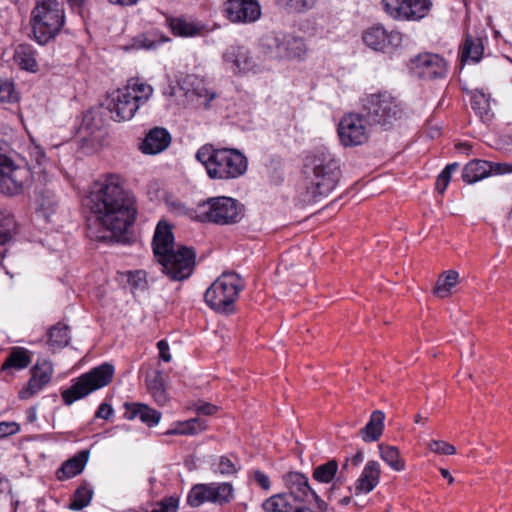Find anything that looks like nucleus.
Returning <instances> with one entry per match:
<instances>
[{"instance_id":"35","label":"nucleus","mask_w":512,"mask_h":512,"mask_svg":"<svg viewBox=\"0 0 512 512\" xmlns=\"http://www.w3.org/2000/svg\"><path fill=\"white\" fill-rule=\"evenodd\" d=\"M459 282V273L455 270H448L443 272L434 287V294L439 298H446L450 296L452 289Z\"/></svg>"},{"instance_id":"53","label":"nucleus","mask_w":512,"mask_h":512,"mask_svg":"<svg viewBox=\"0 0 512 512\" xmlns=\"http://www.w3.org/2000/svg\"><path fill=\"white\" fill-rule=\"evenodd\" d=\"M157 46V42L150 39L148 35H142L135 39L133 47L136 49H154Z\"/></svg>"},{"instance_id":"12","label":"nucleus","mask_w":512,"mask_h":512,"mask_svg":"<svg viewBox=\"0 0 512 512\" xmlns=\"http://www.w3.org/2000/svg\"><path fill=\"white\" fill-rule=\"evenodd\" d=\"M384 12L393 20L417 22L427 17L432 9L431 0H382Z\"/></svg>"},{"instance_id":"29","label":"nucleus","mask_w":512,"mask_h":512,"mask_svg":"<svg viewBox=\"0 0 512 512\" xmlns=\"http://www.w3.org/2000/svg\"><path fill=\"white\" fill-rule=\"evenodd\" d=\"M484 53V39L478 36L467 35L461 49L462 63H478Z\"/></svg>"},{"instance_id":"22","label":"nucleus","mask_w":512,"mask_h":512,"mask_svg":"<svg viewBox=\"0 0 512 512\" xmlns=\"http://www.w3.org/2000/svg\"><path fill=\"white\" fill-rule=\"evenodd\" d=\"M124 417L128 420L139 418L141 422L149 427L156 426L161 419V413L146 404L125 403Z\"/></svg>"},{"instance_id":"61","label":"nucleus","mask_w":512,"mask_h":512,"mask_svg":"<svg viewBox=\"0 0 512 512\" xmlns=\"http://www.w3.org/2000/svg\"><path fill=\"white\" fill-rule=\"evenodd\" d=\"M32 395V378L27 382L26 388L20 391L19 397L21 399H28Z\"/></svg>"},{"instance_id":"58","label":"nucleus","mask_w":512,"mask_h":512,"mask_svg":"<svg viewBox=\"0 0 512 512\" xmlns=\"http://www.w3.org/2000/svg\"><path fill=\"white\" fill-rule=\"evenodd\" d=\"M112 414H113L112 406L108 403H102L98 407L95 416L97 418L108 420L112 416Z\"/></svg>"},{"instance_id":"41","label":"nucleus","mask_w":512,"mask_h":512,"mask_svg":"<svg viewBox=\"0 0 512 512\" xmlns=\"http://www.w3.org/2000/svg\"><path fill=\"white\" fill-rule=\"evenodd\" d=\"M212 503L223 505L229 503L234 498V489L230 483H211Z\"/></svg>"},{"instance_id":"55","label":"nucleus","mask_w":512,"mask_h":512,"mask_svg":"<svg viewBox=\"0 0 512 512\" xmlns=\"http://www.w3.org/2000/svg\"><path fill=\"white\" fill-rule=\"evenodd\" d=\"M20 430L16 422H0V438L13 435Z\"/></svg>"},{"instance_id":"32","label":"nucleus","mask_w":512,"mask_h":512,"mask_svg":"<svg viewBox=\"0 0 512 512\" xmlns=\"http://www.w3.org/2000/svg\"><path fill=\"white\" fill-rule=\"evenodd\" d=\"M490 176L489 161L472 160L465 165L462 178L468 184H473Z\"/></svg>"},{"instance_id":"5","label":"nucleus","mask_w":512,"mask_h":512,"mask_svg":"<svg viewBox=\"0 0 512 512\" xmlns=\"http://www.w3.org/2000/svg\"><path fill=\"white\" fill-rule=\"evenodd\" d=\"M154 89L140 78H130L123 88L117 89L108 97L107 109L116 122L131 120L140 106L152 97Z\"/></svg>"},{"instance_id":"39","label":"nucleus","mask_w":512,"mask_h":512,"mask_svg":"<svg viewBox=\"0 0 512 512\" xmlns=\"http://www.w3.org/2000/svg\"><path fill=\"white\" fill-rule=\"evenodd\" d=\"M338 469V462L332 459L315 467L312 476L315 481L328 484L335 479Z\"/></svg>"},{"instance_id":"11","label":"nucleus","mask_w":512,"mask_h":512,"mask_svg":"<svg viewBox=\"0 0 512 512\" xmlns=\"http://www.w3.org/2000/svg\"><path fill=\"white\" fill-rule=\"evenodd\" d=\"M364 111L369 125L389 127L403 114L400 101L387 92L372 94L365 100Z\"/></svg>"},{"instance_id":"27","label":"nucleus","mask_w":512,"mask_h":512,"mask_svg":"<svg viewBox=\"0 0 512 512\" xmlns=\"http://www.w3.org/2000/svg\"><path fill=\"white\" fill-rule=\"evenodd\" d=\"M54 367L50 359L38 358L34 364V394L46 388L53 378Z\"/></svg>"},{"instance_id":"60","label":"nucleus","mask_w":512,"mask_h":512,"mask_svg":"<svg viewBox=\"0 0 512 512\" xmlns=\"http://www.w3.org/2000/svg\"><path fill=\"white\" fill-rule=\"evenodd\" d=\"M364 459V454L362 451H358L355 455L352 456L351 459H346L345 463L342 466V469L344 470L348 466V462L351 461V463L354 466H358Z\"/></svg>"},{"instance_id":"4","label":"nucleus","mask_w":512,"mask_h":512,"mask_svg":"<svg viewBox=\"0 0 512 512\" xmlns=\"http://www.w3.org/2000/svg\"><path fill=\"white\" fill-rule=\"evenodd\" d=\"M196 159L204 165L211 179H236L244 175L248 168L247 158L233 148H215L207 144L198 149Z\"/></svg>"},{"instance_id":"18","label":"nucleus","mask_w":512,"mask_h":512,"mask_svg":"<svg viewBox=\"0 0 512 512\" xmlns=\"http://www.w3.org/2000/svg\"><path fill=\"white\" fill-rule=\"evenodd\" d=\"M22 170L16 167L13 161L0 154V192L13 195L22 188Z\"/></svg>"},{"instance_id":"9","label":"nucleus","mask_w":512,"mask_h":512,"mask_svg":"<svg viewBox=\"0 0 512 512\" xmlns=\"http://www.w3.org/2000/svg\"><path fill=\"white\" fill-rule=\"evenodd\" d=\"M114 366L110 363H103L90 371L72 380L70 388L62 392V399L66 405L82 399L92 392L107 386L113 379Z\"/></svg>"},{"instance_id":"46","label":"nucleus","mask_w":512,"mask_h":512,"mask_svg":"<svg viewBox=\"0 0 512 512\" xmlns=\"http://www.w3.org/2000/svg\"><path fill=\"white\" fill-rule=\"evenodd\" d=\"M458 167L459 165L456 162L448 164L438 175L435 188L440 194L444 193L448 184L450 183L452 172L455 171Z\"/></svg>"},{"instance_id":"8","label":"nucleus","mask_w":512,"mask_h":512,"mask_svg":"<svg viewBox=\"0 0 512 512\" xmlns=\"http://www.w3.org/2000/svg\"><path fill=\"white\" fill-rule=\"evenodd\" d=\"M64 24V10L57 0H37L34 8V39L44 45L53 39Z\"/></svg>"},{"instance_id":"48","label":"nucleus","mask_w":512,"mask_h":512,"mask_svg":"<svg viewBox=\"0 0 512 512\" xmlns=\"http://www.w3.org/2000/svg\"><path fill=\"white\" fill-rule=\"evenodd\" d=\"M127 281L131 288L143 290L147 285L146 273L143 270L128 272Z\"/></svg>"},{"instance_id":"15","label":"nucleus","mask_w":512,"mask_h":512,"mask_svg":"<svg viewBox=\"0 0 512 512\" xmlns=\"http://www.w3.org/2000/svg\"><path fill=\"white\" fill-rule=\"evenodd\" d=\"M262 14L258 0H225L223 15L234 24H252Z\"/></svg>"},{"instance_id":"44","label":"nucleus","mask_w":512,"mask_h":512,"mask_svg":"<svg viewBox=\"0 0 512 512\" xmlns=\"http://www.w3.org/2000/svg\"><path fill=\"white\" fill-rule=\"evenodd\" d=\"M19 98L14 82L11 79L0 77V103H16Z\"/></svg>"},{"instance_id":"59","label":"nucleus","mask_w":512,"mask_h":512,"mask_svg":"<svg viewBox=\"0 0 512 512\" xmlns=\"http://www.w3.org/2000/svg\"><path fill=\"white\" fill-rule=\"evenodd\" d=\"M151 395L153 396L154 400L159 404V405H165L169 398H168V395L166 393V390L164 387H160L152 392H150Z\"/></svg>"},{"instance_id":"30","label":"nucleus","mask_w":512,"mask_h":512,"mask_svg":"<svg viewBox=\"0 0 512 512\" xmlns=\"http://www.w3.org/2000/svg\"><path fill=\"white\" fill-rule=\"evenodd\" d=\"M385 414L381 410H375L367 424L361 428L360 434L364 442L377 441L384 430Z\"/></svg>"},{"instance_id":"57","label":"nucleus","mask_w":512,"mask_h":512,"mask_svg":"<svg viewBox=\"0 0 512 512\" xmlns=\"http://www.w3.org/2000/svg\"><path fill=\"white\" fill-rule=\"evenodd\" d=\"M157 348L159 350V355H160V358L164 361V362H170L171 359H172V356L171 354L169 353V344L166 340H160L158 343H157Z\"/></svg>"},{"instance_id":"20","label":"nucleus","mask_w":512,"mask_h":512,"mask_svg":"<svg viewBox=\"0 0 512 512\" xmlns=\"http://www.w3.org/2000/svg\"><path fill=\"white\" fill-rule=\"evenodd\" d=\"M59 207V201L55 193L50 189H42L36 192L34 198V210L38 219L49 223Z\"/></svg>"},{"instance_id":"31","label":"nucleus","mask_w":512,"mask_h":512,"mask_svg":"<svg viewBox=\"0 0 512 512\" xmlns=\"http://www.w3.org/2000/svg\"><path fill=\"white\" fill-rule=\"evenodd\" d=\"M471 105L483 123L488 124L492 122L494 113L491 108V97L489 94L476 90L472 95Z\"/></svg>"},{"instance_id":"64","label":"nucleus","mask_w":512,"mask_h":512,"mask_svg":"<svg viewBox=\"0 0 512 512\" xmlns=\"http://www.w3.org/2000/svg\"><path fill=\"white\" fill-rule=\"evenodd\" d=\"M301 502H296L294 507H295V512H313L310 508H307V507H304V506H301L300 505Z\"/></svg>"},{"instance_id":"34","label":"nucleus","mask_w":512,"mask_h":512,"mask_svg":"<svg viewBox=\"0 0 512 512\" xmlns=\"http://www.w3.org/2000/svg\"><path fill=\"white\" fill-rule=\"evenodd\" d=\"M70 329L64 323H57L48 330L46 344L53 350L62 349L70 342Z\"/></svg>"},{"instance_id":"21","label":"nucleus","mask_w":512,"mask_h":512,"mask_svg":"<svg viewBox=\"0 0 512 512\" xmlns=\"http://www.w3.org/2000/svg\"><path fill=\"white\" fill-rule=\"evenodd\" d=\"M170 143V133L165 128L155 127L146 135L141 150L145 154L155 155L167 149Z\"/></svg>"},{"instance_id":"54","label":"nucleus","mask_w":512,"mask_h":512,"mask_svg":"<svg viewBox=\"0 0 512 512\" xmlns=\"http://www.w3.org/2000/svg\"><path fill=\"white\" fill-rule=\"evenodd\" d=\"M490 175H503L512 173V164L489 162Z\"/></svg>"},{"instance_id":"37","label":"nucleus","mask_w":512,"mask_h":512,"mask_svg":"<svg viewBox=\"0 0 512 512\" xmlns=\"http://www.w3.org/2000/svg\"><path fill=\"white\" fill-rule=\"evenodd\" d=\"M206 429V423L199 418L177 422L169 429L167 435H194Z\"/></svg>"},{"instance_id":"25","label":"nucleus","mask_w":512,"mask_h":512,"mask_svg":"<svg viewBox=\"0 0 512 512\" xmlns=\"http://www.w3.org/2000/svg\"><path fill=\"white\" fill-rule=\"evenodd\" d=\"M88 458L89 451L82 450L72 458L66 460L56 472L57 479L63 481L80 474L84 470Z\"/></svg>"},{"instance_id":"10","label":"nucleus","mask_w":512,"mask_h":512,"mask_svg":"<svg viewBox=\"0 0 512 512\" xmlns=\"http://www.w3.org/2000/svg\"><path fill=\"white\" fill-rule=\"evenodd\" d=\"M260 52L272 60L302 59L307 47L301 37L280 32L265 34L259 44Z\"/></svg>"},{"instance_id":"19","label":"nucleus","mask_w":512,"mask_h":512,"mask_svg":"<svg viewBox=\"0 0 512 512\" xmlns=\"http://www.w3.org/2000/svg\"><path fill=\"white\" fill-rule=\"evenodd\" d=\"M285 487L292 499L297 502H305L309 497L319 500L318 495L309 486L308 478L300 472H288L282 477Z\"/></svg>"},{"instance_id":"1","label":"nucleus","mask_w":512,"mask_h":512,"mask_svg":"<svg viewBox=\"0 0 512 512\" xmlns=\"http://www.w3.org/2000/svg\"><path fill=\"white\" fill-rule=\"evenodd\" d=\"M89 204L98 222L115 235L125 233L135 221V197L126 189L125 180L119 174L108 173L95 180Z\"/></svg>"},{"instance_id":"23","label":"nucleus","mask_w":512,"mask_h":512,"mask_svg":"<svg viewBox=\"0 0 512 512\" xmlns=\"http://www.w3.org/2000/svg\"><path fill=\"white\" fill-rule=\"evenodd\" d=\"M381 475L380 464L377 461H368L355 482L356 494H367L371 492L379 483Z\"/></svg>"},{"instance_id":"43","label":"nucleus","mask_w":512,"mask_h":512,"mask_svg":"<svg viewBox=\"0 0 512 512\" xmlns=\"http://www.w3.org/2000/svg\"><path fill=\"white\" fill-rule=\"evenodd\" d=\"M239 468V462L235 457L220 456L212 463V470L223 476L233 475Z\"/></svg>"},{"instance_id":"56","label":"nucleus","mask_w":512,"mask_h":512,"mask_svg":"<svg viewBox=\"0 0 512 512\" xmlns=\"http://www.w3.org/2000/svg\"><path fill=\"white\" fill-rule=\"evenodd\" d=\"M195 411L197 414L213 415L217 411V406L207 402H200L195 405Z\"/></svg>"},{"instance_id":"13","label":"nucleus","mask_w":512,"mask_h":512,"mask_svg":"<svg viewBox=\"0 0 512 512\" xmlns=\"http://www.w3.org/2000/svg\"><path fill=\"white\" fill-rule=\"evenodd\" d=\"M368 125L364 114H345L337 128L340 143L345 147H354L366 143L369 139Z\"/></svg>"},{"instance_id":"50","label":"nucleus","mask_w":512,"mask_h":512,"mask_svg":"<svg viewBox=\"0 0 512 512\" xmlns=\"http://www.w3.org/2000/svg\"><path fill=\"white\" fill-rule=\"evenodd\" d=\"M429 449L434 453L443 455H452L456 451L453 445L442 440H432L429 443Z\"/></svg>"},{"instance_id":"17","label":"nucleus","mask_w":512,"mask_h":512,"mask_svg":"<svg viewBox=\"0 0 512 512\" xmlns=\"http://www.w3.org/2000/svg\"><path fill=\"white\" fill-rule=\"evenodd\" d=\"M226 67L235 74L256 71L257 65L247 47L231 45L223 53Z\"/></svg>"},{"instance_id":"3","label":"nucleus","mask_w":512,"mask_h":512,"mask_svg":"<svg viewBox=\"0 0 512 512\" xmlns=\"http://www.w3.org/2000/svg\"><path fill=\"white\" fill-rule=\"evenodd\" d=\"M305 168L304 202L312 203L328 196L339 182V163L328 152L321 151L307 158Z\"/></svg>"},{"instance_id":"28","label":"nucleus","mask_w":512,"mask_h":512,"mask_svg":"<svg viewBox=\"0 0 512 512\" xmlns=\"http://www.w3.org/2000/svg\"><path fill=\"white\" fill-rule=\"evenodd\" d=\"M172 33L180 37L201 36L206 30L204 24L184 18H173L169 22Z\"/></svg>"},{"instance_id":"7","label":"nucleus","mask_w":512,"mask_h":512,"mask_svg":"<svg viewBox=\"0 0 512 512\" xmlns=\"http://www.w3.org/2000/svg\"><path fill=\"white\" fill-rule=\"evenodd\" d=\"M195 213L198 221L231 225L241 221L244 216V206L232 197L219 196L199 204Z\"/></svg>"},{"instance_id":"14","label":"nucleus","mask_w":512,"mask_h":512,"mask_svg":"<svg viewBox=\"0 0 512 512\" xmlns=\"http://www.w3.org/2000/svg\"><path fill=\"white\" fill-rule=\"evenodd\" d=\"M404 34L398 30H387L383 25H373L362 33V40L369 48L390 53L400 48L404 41Z\"/></svg>"},{"instance_id":"40","label":"nucleus","mask_w":512,"mask_h":512,"mask_svg":"<svg viewBox=\"0 0 512 512\" xmlns=\"http://www.w3.org/2000/svg\"><path fill=\"white\" fill-rule=\"evenodd\" d=\"M92 497V487L87 482H84L75 491L73 499L69 504V508L74 511L82 510L90 504Z\"/></svg>"},{"instance_id":"16","label":"nucleus","mask_w":512,"mask_h":512,"mask_svg":"<svg viewBox=\"0 0 512 512\" xmlns=\"http://www.w3.org/2000/svg\"><path fill=\"white\" fill-rule=\"evenodd\" d=\"M412 70L423 79L444 78L448 72L447 62L443 57L434 53H422L412 61Z\"/></svg>"},{"instance_id":"62","label":"nucleus","mask_w":512,"mask_h":512,"mask_svg":"<svg viewBox=\"0 0 512 512\" xmlns=\"http://www.w3.org/2000/svg\"><path fill=\"white\" fill-rule=\"evenodd\" d=\"M111 4L121 6H131L137 4L140 0H109Z\"/></svg>"},{"instance_id":"45","label":"nucleus","mask_w":512,"mask_h":512,"mask_svg":"<svg viewBox=\"0 0 512 512\" xmlns=\"http://www.w3.org/2000/svg\"><path fill=\"white\" fill-rule=\"evenodd\" d=\"M14 62L20 69L32 71V48L29 45H19L14 53Z\"/></svg>"},{"instance_id":"6","label":"nucleus","mask_w":512,"mask_h":512,"mask_svg":"<svg viewBox=\"0 0 512 512\" xmlns=\"http://www.w3.org/2000/svg\"><path fill=\"white\" fill-rule=\"evenodd\" d=\"M243 288L244 282L238 274L224 272L206 290L205 302L217 312L230 313Z\"/></svg>"},{"instance_id":"24","label":"nucleus","mask_w":512,"mask_h":512,"mask_svg":"<svg viewBox=\"0 0 512 512\" xmlns=\"http://www.w3.org/2000/svg\"><path fill=\"white\" fill-rule=\"evenodd\" d=\"M56 163L46 155L44 149L34 145V175L37 174L38 181L48 183L55 175Z\"/></svg>"},{"instance_id":"51","label":"nucleus","mask_w":512,"mask_h":512,"mask_svg":"<svg viewBox=\"0 0 512 512\" xmlns=\"http://www.w3.org/2000/svg\"><path fill=\"white\" fill-rule=\"evenodd\" d=\"M146 383L149 392H152L160 387H164L162 375L159 371L148 374L146 377Z\"/></svg>"},{"instance_id":"42","label":"nucleus","mask_w":512,"mask_h":512,"mask_svg":"<svg viewBox=\"0 0 512 512\" xmlns=\"http://www.w3.org/2000/svg\"><path fill=\"white\" fill-rule=\"evenodd\" d=\"M13 226L12 215L0 210V257L4 256L3 247L12 240Z\"/></svg>"},{"instance_id":"2","label":"nucleus","mask_w":512,"mask_h":512,"mask_svg":"<svg viewBox=\"0 0 512 512\" xmlns=\"http://www.w3.org/2000/svg\"><path fill=\"white\" fill-rule=\"evenodd\" d=\"M152 249L162 271L172 280L181 281L192 274L196 252L190 247L175 244L172 227L166 221L158 222Z\"/></svg>"},{"instance_id":"47","label":"nucleus","mask_w":512,"mask_h":512,"mask_svg":"<svg viewBox=\"0 0 512 512\" xmlns=\"http://www.w3.org/2000/svg\"><path fill=\"white\" fill-rule=\"evenodd\" d=\"M284 2L285 7L291 11L296 13H303L310 9H312L317 0H282Z\"/></svg>"},{"instance_id":"63","label":"nucleus","mask_w":512,"mask_h":512,"mask_svg":"<svg viewBox=\"0 0 512 512\" xmlns=\"http://www.w3.org/2000/svg\"><path fill=\"white\" fill-rule=\"evenodd\" d=\"M440 473L443 476V478L447 479L449 484H452L454 482L453 476L450 474V472L447 469L441 468Z\"/></svg>"},{"instance_id":"52","label":"nucleus","mask_w":512,"mask_h":512,"mask_svg":"<svg viewBox=\"0 0 512 512\" xmlns=\"http://www.w3.org/2000/svg\"><path fill=\"white\" fill-rule=\"evenodd\" d=\"M253 480L256 484L261 487L265 491H269L271 488V481L267 474L262 472L261 470H254L252 472Z\"/></svg>"},{"instance_id":"33","label":"nucleus","mask_w":512,"mask_h":512,"mask_svg":"<svg viewBox=\"0 0 512 512\" xmlns=\"http://www.w3.org/2000/svg\"><path fill=\"white\" fill-rule=\"evenodd\" d=\"M290 494L279 493L266 499L262 508L265 512H295V503Z\"/></svg>"},{"instance_id":"49","label":"nucleus","mask_w":512,"mask_h":512,"mask_svg":"<svg viewBox=\"0 0 512 512\" xmlns=\"http://www.w3.org/2000/svg\"><path fill=\"white\" fill-rule=\"evenodd\" d=\"M193 93L199 99L200 104H203L206 108H209L210 102L216 98V93L207 89L201 83L194 88Z\"/></svg>"},{"instance_id":"38","label":"nucleus","mask_w":512,"mask_h":512,"mask_svg":"<svg viewBox=\"0 0 512 512\" xmlns=\"http://www.w3.org/2000/svg\"><path fill=\"white\" fill-rule=\"evenodd\" d=\"M211 489V483L194 485L187 496V503L192 507H199L205 502H212Z\"/></svg>"},{"instance_id":"26","label":"nucleus","mask_w":512,"mask_h":512,"mask_svg":"<svg viewBox=\"0 0 512 512\" xmlns=\"http://www.w3.org/2000/svg\"><path fill=\"white\" fill-rule=\"evenodd\" d=\"M31 363L30 351L26 348L14 346L9 349L6 360L1 366V371L10 373L27 368Z\"/></svg>"},{"instance_id":"36","label":"nucleus","mask_w":512,"mask_h":512,"mask_svg":"<svg viewBox=\"0 0 512 512\" xmlns=\"http://www.w3.org/2000/svg\"><path fill=\"white\" fill-rule=\"evenodd\" d=\"M381 459L394 471H403L405 461L397 447L381 443L378 445Z\"/></svg>"}]
</instances>
